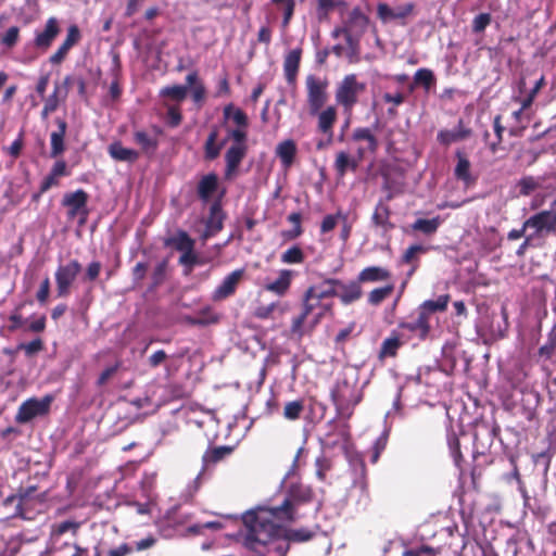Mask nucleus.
I'll return each mask as SVG.
<instances>
[{"mask_svg": "<svg viewBox=\"0 0 556 556\" xmlns=\"http://www.w3.org/2000/svg\"><path fill=\"white\" fill-rule=\"evenodd\" d=\"M188 94V87L181 85L166 86L161 89L160 96L170 100L182 102Z\"/></svg>", "mask_w": 556, "mask_h": 556, "instance_id": "48", "label": "nucleus"}, {"mask_svg": "<svg viewBox=\"0 0 556 556\" xmlns=\"http://www.w3.org/2000/svg\"><path fill=\"white\" fill-rule=\"evenodd\" d=\"M287 219L289 223H291L293 225V228L290 230L282 231V237L286 240H295L299 237H301L303 233L302 215L300 212H293V213L289 214Z\"/></svg>", "mask_w": 556, "mask_h": 556, "instance_id": "45", "label": "nucleus"}, {"mask_svg": "<svg viewBox=\"0 0 556 556\" xmlns=\"http://www.w3.org/2000/svg\"><path fill=\"white\" fill-rule=\"evenodd\" d=\"M337 294V290L326 286L324 280L319 285L311 286L306 289L302 298L301 314L292 319L291 331L294 334H303V326L308 317H312V328L327 316L333 315L334 303L332 298Z\"/></svg>", "mask_w": 556, "mask_h": 556, "instance_id": "2", "label": "nucleus"}, {"mask_svg": "<svg viewBox=\"0 0 556 556\" xmlns=\"http://www.w3.org/2000/svg\"><path fill=\"white\" fill-rule=\"evenodd\" d=\"M226 218V215L223 211L222 206V200L220 198L215 200L211 206H210V214L206 219V232L204 235V238H207L210 236L208 231H211V235H215L223 229L224 219Z\"/></svg>", "mask_w": 556, "mask_h": 556, "instance_id": "25", "label": "nucleus"}, {"mask_svg": "<svg viewBox=\"0 0 556 556\" xmlns=\"http://www.w3.org/2000/svg\"><path fill=\"white\" fill-rule=\"evenodd\" d=\"M342 0H316V14L319 21L329 18L330 13L338 7L344 5Z\"/></svg>", "mask_w": 556, "mask_h": 556, "instance_id": "46", "label": "nucleus"}, {"mask_svg": "<svg viewBox=\"0 0 556 556\" xmlns=\"http://www.w3.org/2000/svg\"><path fill=\"white\" fill-rule=\"evenodd\" d=\"M298 148L292 139L281 141L276 148V155L285 168H289L295 160Z\"/></svg>", "mask_w": 556, "mask_h": 556, "instance_id": "32", "label": "nucleus"}, {"mask_svg": "<svg viewBox=\"0 0 556 556\" xmlns=\"http://www.w3.org/2000/svg\"><path fill=\"white\" fill-rule=\"evenodd\" d=\"M402 336L393 330L390 337L386 338L380 346L378 357L380 361H383L388 357H395L397 355L399 349L403 345V341L401 340Z\"/></svg>", "mask_w": 556, "mask_h": 556, "instance_id": "31", "label": "nucleus"}, {"mask_svg": "<svg viewBox=\"0 0 556 556\" xmlns=\"http://www.w3.org/2000/svg\"><path fill=\"white\" fill-rule=\"evenodd\" d=\"M305 86L309 114L316 115L328 100V81L315 75H308L305 79Z\"/></svg>", "mask_w": 556, "mask_h": 556, "instance_id": "8", "label": "nucleus"}, {"mask_svg": "<svg viewBox=\"0 0 556 556\" xmlns=\"http://www.w3.org/2000/svg\"><path fill=\"white\" fill-rule=\"evenodd\" d=\"M304 260L305 254L302 248L296 244L290 247L280 255V261L283 264H302Z\"/></svg>", "mask_w": 556, "mask_h": 556, "instance_id": "49", "label": "nucleus"}, {"mask_svg": "<svg viewBox=\"0 0 556 556\" xmlns=\"http://www.w3.org/2000/svg\"><path fill=\"white\" fill-rule=\"evenodd\" d=\"M182 114L179 106L169 105L167 108L166 123L169 127L175 128L181 124Z\"/></svg>", "mask_w": 556, "mask_h": 556, "instance_id": "62", "label": "nucleus"}, {"mask_svg": "<svg viewBox=\"0 0 556 556\" xmlns=\"http://www.w3.org/2000/svg\"><path fill=\"white\" fill-rule=\"evenodd\" d=\"M331 401L336 407L337 415L343 419H350L354 408L363 399V393L356 383L348 379L338 381L331 390Z\"/></svg>", "mask_w": 556, "mask_h": 556, "instance_id": "5", "label": "nucleus"}, {"mask_svg": "<svg viewBox=\"0 0 556 556\" xmlns=\"http://www.w3.org/2000/svg\"><path fill=\"white\" fill-rule=\"evenodd\" d=\"M391 278V273L380 266H368L362 269L357 276L361 283L386 281Z\"/></svg>", "mask_w": 556, "mask_h": 556, "instance_id": "35", "label": "nucleus"}, {"mask_svg": "<svg viewBox=\"0 0 556 556\" xmlns=\"http://www.w3.org/2000/svg\"><path fill=\"white\" fill-rule=\"evenodd\" d=\"M16 349L18 351H24L27 357H31L41 352L45 349V345L43 341L40 338H37L28 343H20Z\"/></svg>", "mask_w": 556, "mask_h": 556, "instance_id": "56", "label": "nucleus"}, {"mask_svg": "<svg viewBox=\"0 0 556 556\" xmlns=\"http://www.w3.org/2000/svg\"><path fill=\"white\" fill-rule=\"evenodd\" d=\"M109 153L114 160L119 162L135 163L140 157L139 151L125 148L119 141L109 146Z\"/></svg>", "mask_w": 556, "mask_h": 556, "instance_id": "34", "label": "nucleus"}, {"mask_svg": "<svg viewBox=\"0 0 556 556\" xmlns=\"http://www.w3.org/2000/svg\"><path fill=\"white\" fill-rule=\"evenodd\" d=\"M435 81L434 73L431 70L425 67L419 68L414 75L409 91H413L417 86H421L428 92L431 87L434 86Z\"/></svg>", "mask_w": 556, "mask_h": 556, "instance_id": "40", "label": "nucleus"}, {"mask_svg": "<svg viewBox=\"0 0 556 556\" xmlns=\"http://www.w3.org/2000/svg\"><path fill=\"white\" fill-rule=\"evenodd\" d=\"M162 134V129L154 127V134H150L144 129H137L132 134L134 143L140 149L139 153L147 159H153L157 152L160 140L159 135Z\"/></svg>", "mask_w": 556, "mask_h": 556, "instance_id": "16", "label": "nucleus"}, {"mask_svg": "<svg viewBox=\"0 0 556 556\" xmlns=\"http://www.w3.org/2000/svg\"><path fill=\"white\" fill-rule=\"evenodd\" d=\"M81 39V33L77 25L73 24L67 28V34L64 41L58 50L50 55L49 62L52 65H60L67 58L70 50L76 46Z\"/></svg>", "mask_w": 556, "mask_h": 556, "instance_id": "19", "label": "nucleus"}, {"mask_svg": "<svg viewBox=\"0 0 556 556\" xmlns=\"http://www.w3.org/2000/svg\"><path fill=\"white\" fill-rule=\"evenodd\" d=\"M338 218H341L343 222L346 220V215H342L340 212L337 215H327L324 217L321 224H320V232L327 233L331 230H333L337 226Z\"/></svg>", "mask_w": 556, "mask_h": 556, "instance_id": "61", "label": "nucleus"}, {"mask_svg": "<svg viewBox=\"0 0 556 556\" xmlns=\"http://www.w3.org/2000/svg\"><path fill=\"white\" fill-rule=\"evenodd\" d=\"M393 291L394 286L392 283L376 288L368 293L367 301L370 305L378 306L383 301H386L393 293Z\"/></svg>", "mask_w": 556, "mask_h": 556, "instance_id": "47", "label": "nucleus"}, {"mask_svg": "<svg viewBox=\"0 0 556 556\" xmlns=\"http://www.w3.org/2000/svg\"><path fill=\"white\" fill-rule=\"evenodd\" d=\"M451 300L450 294L439 295L437 300L424 301L417 308V313L422 315L427 320L437 312H445Z\"/></svg>", "mask_w": 556, "mask_h": 556, "instance_id": "30", "label": "nucleus"}, {"mask_svg": "<svg viewBox=\"0 0 556 556\" xmlns=\"http://www.w3.org/2000/svg\"><path fill=\"white\" fill-rule=\"evenodd\" d=\"M427 251L428 249L421 244H413L406 249L402 255V263L412 265L408 276L413 275L419 266L418 255Z\"/></svg>", "mask_w": 556, "mask_h": 556, "instance_id": "42", "label": "nucleus"}, {"mask_svg": "<svg viewBox=\"0 0 556 556\" xmlns=\"http://www.w3.org/2000/svg\"><path fill=\"white\" fill-rule=\"evenodd\" d=\"M315 533L306 528L300 529H286L283 527V539H286L288 544V549L290 548L291 542L302 543L307 542L314 538Z\"/></svg>", "mask_w": 556, "mask_h": 556, "instance_id": "43", "label": "nucleus"}, {"mask_svg": "<svg viewBox=\"0 0 556 556\" xmlns=\"http://www.w3.org/2000/svg\"><path fill=\"white\" fill-rule=\"evenodd\" d=\"M224 116L225 118H231L239 128H248V116L241 109H233L229 104L224 109Z\"/></svg>", "mask_w": 556, "mask_h": 556, "instance_id": "50", "label": "nucleus"}, {"mask_svg": "<svg viewBox=\"0 0 556 556\" xmlns=\"http://www.w3.org/2000/svg\"><path fill=\"white\" fill-rule=\"evenodd\" d=\"M457 163L454 168V176L457 180L462 181L466 187L473 186L477 181V177L470 173L471 163L467 155L463 151H456L455 153Z\"/></svg>", "mask_w": 556, "mask_h": 556, "instance_id": "24", "label": "nucleus"}, {"mask_svg": "<svg viewBox=\"0 0 556 556\" xmlns=\"http://www.w3.org/2000/svg\"><path fill=\"white\" fill-rule=\"evenodd\" d=\"M318 123L317 128L320 132L327 136V144H331L333 139V125L337 122V110L334 106H328L317 114Z\"/></svg>", "mask_w": 556, "mask_h": 556, "instance_id": "27", "label": "nucleus"}, {"mask_svg": "<svg viewBox=\"0 0 556 556\" xmlns=\"http://www.w3.org/2000/svg\"><path fill=\"white\" fill-rule=\"evenodd\" d=\"M366 90V84L358 81L355 74L345 75L336 90V101L345 111H351L358 102V96Z\"/></svg>", "mask_w": 556, "mask_h": 556, "instance_id": "6", "label": "nucleus"}, {"mask_svg": "<svg viewBox=\"0 0 556 556\" xmlns=\"http://www.w3.org/2000/svg\"><path fill=\"white\" fill-rule=\"evenodd\" d=\"M314 489L302 482L290 483L282 493L281 501L263 506L282 527L302 518L300 509L315 500Z\"/></svg>", "mask_w": 556, "mask_h": 556, "instance_id": "3", "label": "nucleus"}, {"mask_svg": "<svg viewBox=\"0 0 556 556\" xmlns=\"http://www.w3.org/2000/svg\"><path fill=\"white\" fill-rule=\"evenodd\" d=\"M247 138H248L247 128H239V127H237L235 129H229L228 130V135H227L226 139L227 140L228 139L232 140L231 147L242 148V147H248Z\"/></svg>", "mask_w": 556, "mask_h": 556, "instance_id": "54", "label": "nucleus"}, {"mask_svg": "<svg viewBox=\"0 0 556 556\" xmlns=\"http://www.w3.org/2000/svg\"><path fill=\"white\" fill-rule=\"evenodd\" d=\"M62 94L63 93L61 92L60 85L55 84L53 92L51 94H49L47 98H43L45 105L49 106L50 109H52L55 112L58 110L60 103L63 102L61 100Z\"/></svg>", "mask_w": 556, "mask_h": 556, "instance_id": "63", "label": "nucleus"}, {"mask_svg": "<svg viewBox=\"0 0 556 556\" xmlns=\"http://www.w3.org/2000/svg\"><path fill=\"white\" fill-rule=\"evenodd\" d=\"M244 269H236L227 275L222 283L213 291L212 300L214 302H220L233 295L237 291V288L243 278Z\"/></svg>", "mask_w": 556, "mask_h": 556, "instance_id": "18", "label": "nucleus"}, {"mask_svg": "<svg viewBox=\"0 0 556 556\" xmlns=\"http://www.w3.org/2000/svg\"><path fill=\"white\" fill-rule=\"evenodd\" d=\"M492 16L490 13H480L472 20V31L478 34L484 31V29L491 24Z\"/></svg>", "mask_w": 556, "mask_h": 556, "instance_id": "60", "label": "nucleus"}, {"mask_svg": "<svg viewBox=\"0 0 556 556\" xmlns=\"http://www.w3.org/2000/svg\"><path fill=\"white\" fill-rule=\"evenodd\" d=\"M556 354V330L554 328L547 334V341L543 344L539 351V358L543 359L542 369L546 371L547 376H551V371L547 369L545 362L551 361Z\"/></svg>", "mask_w": 556, "mask_h": 556, "instance_id": "37", "label": "nucleus"}, {"mask_svg": "<svg viewBox=\"0 0 556 556\" xmlns=\"http://www.w3.org/2000/svg\"><path fill=\"white\" fill-rule=\"evenodd\" d=\"M218 137L219 129L217 126H213L203 146L205 161H214L219 156L220 151L227 142V139L218 141Z\"/></svg>", "mask_w": 556, "mask_h": 556, "instance_id": "26", "label": "nucleus"}, {"mask_svg": "<svg viewBox=\"0 0 556 556\" xmlns=\"http://www.w3.org/2000/svg\"><path fill=\"white\" fill-rule=\"evenodd\" d=\"M441 223H442V220H441L440 216H435L430 219L417 218L410 225V227L414 231H419V232L424 233L425 236H432L438 231Z\"/></svg>", "mask_w": 556, "mask_h": 556, "instance_id": "41", "label": "nucleus"}, {"mask_svg": "<svg viewBox=\"0 0 556 556\" xmlns=\"http://www.w3.org/2000/svg\"><path fill=\"white\" fill-rule=\"evenodd\" d=\"M52 400L51 395H46L41 400L31 397L24 401L17 409L15 421L18 424H26L35 417L48 414Z\"/></svg>", "mask_w": 556, "mask_h": 556, "instance_id": "10", "label": "nucleus"}, {"mask_svg": "<svg viewBox=\"0 0 556 556\" xmlns=\"http://www.w3.org/2000/svg\"><path fill=\"white\" fill-rule=\"evenodd\" d=\"M54 122L56 124L58 129L52 131L50 135V144H51L50 156L52 159H56L61 154L64 153V151H65L64 139H65L66 130H67V123L65 119L58 117V118H55Z\"/></svg>", "mask_w": 556, "mask_h": 556, "instance_id": "23", "label": "nucleus"}, {"mask_svg": "<svg viewBox=\"0 0 556 556\" xmlns=\"http://www.w3.org/2000/svg\"><path fill=\"white\" fill-rule=\"evenodd\" d=\"M178 263L185 267H188V273H190L195 265L202 264L198 254L194 252V249H190L189 252L181 253Z\"/></svg>", "mask_w": 556, "mask_h": 556, "instance_id": "57", "label": "nucleus"}, {"mask_svg": "<svg viewBox=\"0 0 556 556\" xmlns=\"http://www.w3.org/2000/svg\"><path fill=\"white\" fill-rule=\"evenodd\" d=\"M248 153V147H229L225 152V170L226 179H231L238 174V169Z\"/></svg>", "mask_w": 556, "mask_h": 556, "instance_id": "21", "label": "nucleus"}, {"mask_svg": "<svg viewBox=\"0 0 556 556\" xmlns=\"http://www.w3.org/2000/svg\"><path fill=\"white\" fill-rule=\"evenodd\" d=\"M326 286L332 287L337 290L336 296L339 298L340 302L344 305L352 304L358 301L363 295L362 283L356 280H351L348 283L337 278L325 279Z\"/></svg>", "mask_w": 556, "mask_h": 556, "instance_id": "14", "label": "nucleus"}, {"mask_svg": "<svg viewBox=\"0 0 556 556\" xmlns=\"http://www.w3.org/2000/svg\"><path fill=\"white\" fill-rule=\"evenodd\" d=\"M352 139L354 141H366L371 153H375L378 149V140L369 128L358 127L354 129Z\"/></svg>", "mask_w": 556, "mask_h": 556, "instance_id": "44", "label": "nucleus"}, {"mask_svg": "<svg viewBox=\"0 0 556 556\" xmlns=\"http://www.w3.org/2000/svg\"><path fill=\"white\" fill-rule=\"evenodd\" d=\"M166 268H167V262L162 261L160 262L153 269V273L151 275V286L149 287L150 291L155 290L157 287H160L166 278Z\"/></svg>", "mask_w": 556, "mask_h": 556, "instance_id": "52", "label": "nucleus"}, {"mask_svg": "<svg viewBox=\"0 0 556 556\" xmlns=\"http://www.w3.org/2000/svg\"><path fill=\"white\" fill-rule=\"evenodd\" d=\"M410 320H402L399 323L397 328L402 330L400 333L406 341L417 338L419 341H425L430 334L431 325L422 315L416 312V317L412 314Z\"/></svg>", "mask_w": 556, "mask_h": 556, "instance_id": "13", "label": "nucleus"}, {"mask_svg": "<svg viewBox=\"0 0 556 556\" xmlns=\"http://www.w3.org/2000/svg\"><path fill=\"white\" fill-rule=\"evenodd\" d=\"M304 410L303 400L288 402L283 408V417L288 420H296Z\"/></svg>", "mask_w": 556, "mask_h": 556, "instance_id": "51", "label": "nucleus"}, {"mask_svg": "<svg viewBox=\"0 0 556 556\" xmlns=\"http://www.w3.org/2000/svg\"><path fill=\"white\" fill-rule=\"evenodd\" d=\"M20 38V28L17 26H11L8 28V30L3 34V36L0 39L1 45L5 46L7 48H13Z\"/></svg>", "mask_w": 556, "mask_h": 556, "instance_id": "59", "label": "nucleus"}, {"mask_svg": "<svg viewBox=\"0 0 556 556\" xmlns=\"http://www.w3.org/2000/svg\"><path fill=\"white\" fill-rule=\"evenodd\" d=\"M293 275L294 273L290 269H281L279 271L278 278L275 281L265 285V290L270 291L277 295L286 294L291 286Z\"/></svg>", "mask_w": 556, "mask_h": 556, "instance_id": "33", "label": "nucleus"}, {"mask_svg": "<svg viewBox=\"0 0 556 556\" xmlns=\"http://www.w3.org/2000/svg\"><path fill=\"white\" fill-rule=\"evenodd\" d=\"M89 194L84 189L74 192H66L62 199V205L67 207V217L73 219L79 217V224L83 225L89 215L87 207Z\"/></svg>", "mask_w": 556, "mask_h": 556, "instance_id": "9", "label": "nucleus"}, {"mask_svg": "<svg viewBox=\"0 0 556 556\" xmlns=\"http://www.w3.org/2000/svg\"><path fill=\"white\" fill-rule=\"evenodd\" d=\"M526 227L533 229L535 238L556 235V211L543 210L526 219Z\"/></svg>", "mask_w": 556, "mask_h": 556, "instance_id": "11", "label": "nucleus"}, {"mask_svg": "<svg viewBox=\"0 0 556 556\" xmlns=\"http://www.w3.org/2000/svg\"><path fill=\"white\" fill-rule=\"evenodd\" d=\"M358 167V161L351 157L345 151H340L336 155L333 168L338 177L343 178L349 169L355 172Z\"/></svg>", "mask_w": 556, "mask_h": 556, "instance_id": "36", "label": "nucleus"}, {"mask_svg": "<svg viewBox=\"0 0 556 556\" xmlns=\"http://www.w3.org/2000/svg\"><path fill=\"white\" fill-rule=\"evenodd\" d=\"M166 247H173L177 251L184 253L194 249L195 241L185 230H178L174 237L166 239Z\"/></svg>", "mask_w": 556, "mask_h": 556, "instance_id": "38", "label": "nucleus"}, {"mask_svg": "<svg viewBox=\"0 0 556 556\" xmlns=\"http://www.w3.org/2000/svg\"><path fill=\"white\" fill-rule=\"evenodd\" d=\"M61 31L56 17H49L42 30L36 31L33 45L41 53L47 52Z\"/></svg>", "mask_w": 556, "mask_h": 556, "instance_id": "17", "label": "nucleus"}, {"mask_svg": "<svg viewBox=\"0 0 556 556\" xmlns=\"http://www.w3.org/2000/svg\"><path fill=\"white\" fill-rule=\"evenodd\" d=\"M517 186L519 188V193L521 195L527 197V195H530L534 190L540 188L541 185L535 177L525 176V177L520 178Z\"/></svg>", "mask_w": 556, "mask_h": 556, "instance_id": "53", "label": "nucleus"}, {"mask_svg": "<svg viewBox=\"0 0 556 556\" xmlns=\"http://www.w3.org/2000/svg\"><path fill=\"white\" fill-rule=\"evenodd\" d=\"M402 556H438V551L430 546L422 545L418 548L404 549Z\"/></svg>", "mask_w": 556, "mask_h": 556, "instance_id": "64", "label": "nucleus"}, {"mask_svg": "<svg viewBox=\"0 0 556 556\" xmlns=\"http://www.w3.org/2000/svg\"><path fill=\"white\" fill-rule=\"evenodd\" d=\"M447 444L451 452L452 457L454 458V462L457 466L460 465V462L463 460V455L460 452V442L458 437L452 432L447 435Z\"/></svg>", "mask_w": 556, "mask_h": 556, "instance_id": "55", "label": "nucleus"}, {"mask_svg": "<svg viewBox=\"0 0 556 556\" xmlns=\"http://www.w3.org/2000/svg\"><path fill=\"white\" fill-rule=\"evenodd\" d=\"M233 451L235 447L230 445L208 447L202 455V472L214 468L218 463L230 456Z\"/></svg>", "mask_w": 556, "mask_h": 556, "instance_id": "22", "label": "nucleus"}, {"mask_svg": "<svg viewBox=\"0 0 556 556\" xmlns=\"http://www.w3.org/2000/svg\"><path fill=\"white\" fill-rule=\"evenodd\" d=\"M80 271L81 265L77 260H72L67 264L58 267L54 276L59 298L70 295L71 287Z\"/></svg>", "mask_w": 556, "mask_h": 556, "instance_id": "12", "label": "nucleus"}, {"mask_svg": "<svg viewBox=\"0 0 556 556\" xmlns=\"http://www.w3.org/2000/svg\"><path fill=\"white\" fill-rule=\"evenodd\" d=\"M369 24V17L363 13L359 7H355L349 13L348 20L345 21V25L349 28V31L356 29L359 31H365Z\"/></svg>", "mask_w": 556, "mask_h": 556, "instance_id": "39", "label": "nucleus"}, {"mask_svg": "<svg viewBox=\"0 0 556 556\" xmlns=\"http://www.w3.org/2000/svg\"><path fill=\"white\" fill-rule=\"evenodd\" d=\"M545 77L541 76V78L535 83L533 88L529 91L527 97L522 99V109H529L533 104L538 93L545 86Z\"/></svg>", "mask_w": 556, "mask_h": 556, "instance_id": "58", "label": "nucleus"}, {"mask_svg": "<svg viewBox=\"0 0 556 556\" xmlns=\"http://www.w3.org/2000/svg\"><path fill=\"white\" fill-rule=\"evenodd\" d=\"M245 528L244 546L252 556H286L288 544L283 539V527L263 506L242 516Z\"/></svg>", "mask_w": 556, "mask_h": 556, "instance_id": "1", "label": "nucleus"}, {"mask_svg": "<svg viewBox=\"0 0 556 556\" xmlns=\"http://www.w3.org/2000/svg\"><path fill=\"white\" fill-rule=\"evenodd\" d=\"M393 199V194L389 192L384 198L380 199L372 212L371 224L375 228L382 230V232H390L395 228L394 223L391 222V207L390 201Z\"/></svg>", "mask_w": 556, "mask_h": 556, "instance_id": "15", "label": "nucleus"}, {"mask_svg": "<svg viewBox=\"0 0 556 556\" xmlns=\"http://www.w3.org/2000/svg\"><path fill=\"white\" fill-rule=\"evenodd\" d=\"M471 130L464 126L462 119L458 121L457 127L452 130H440L438 132L437 139L441 144L450 146L451 143L465 140L470 137Z\"/></svg>", "mask_w": 556, "mask_h": 556, "instance_id": "29", "label": "nucleus"}, {"mask_svg": "<svg viewBox=\"0 0 556 556\" xmlns=\"http://www.w3.org/2000/svg\"><path fill=\"white\" fill-rule=\"evenodd\" d=\"M218 189V177L215 173H210L204 175L198 182L197 186V194L198 198L204 202L207 203L213 194Z\"/></svg>", "mask_w": 556, "mask_h": 556, "instance_id": "28", "label": "nucleus"}, {"mask_svg": "<svg viewBox=\"0 0 556 556\" xmlns=\"http://www.w3.org/2000/svg\"><path fill=\"white\" fill-rule=\"evenodd\" d=\"M498 433L500 427L495 421H477L473 427V457L477 458L490 452Z\"/></svg>", "mask_w": 556, "mask_h": 556, "instance_id": "7", "label": "nucleus"}, {"mask_svg": "<svg viewBox=\"0 0 556 556\" xmlns=\"http://www.w3.org/2000/svg\"><path fill=\"white\" fill-rule=\"evenodd\" d=\"M302 48L298 47L290 50L283 59V74L289 86L296 87V78L302 59Z\"/></svg>", "mask_w": 556, "mask_h": 556, "instance_id": "20", "label": "nucleus"}, {"mask_svg": "<svg viewBox=\"0 0 556 556\" xmlns=\"http://www.w3.org/2000/svg\"><path fill=\"white\" fill-rule=\"evenodd\" d=\"M47 493H37L36 486L20 489L16 494H11L2 501L4 507L15 503V508L9 518L34 520L39 514L45 513Z\"/></svg>", "mask_w": 556, "mask_h": 556, "instance_id": "4", "label": "nucleus"}]
</instances>
